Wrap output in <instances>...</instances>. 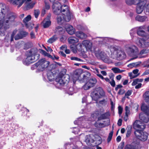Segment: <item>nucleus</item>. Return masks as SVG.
<instances>
[{
  "mask_svg": "<svg viewBox=\"0 0 149 149\" xmlns=\"http://www.w3.org/2000/svg\"><path fill=\"white\" fill-rule=\"evenodd\" d=\"M15 18L13 13L8 11L5 4H0V31L2 33L9 28L10 24Z\"/></svg>",
  "mask_w": 149,
  "mask_h": 149,
  "instance_id": "obj_1",
  "label": "nucleus"
},
{
  "mask_svg": "<svg viewBox=\"0 0 149 149\" xmlns=\"http://www.w3.org/2000/svg\"><path fill=\"white\" fill-rule=\"evenodd\" d=\"M133 126L134 128H137L139 129L136 130L134 132V133L136 138L142 141H145L147 139L148 137V134L146 132H143L142 130L146 127V125L139 120H136L134 123Z\"/></svg>",
  "mask_w": 149,
  "mask_h": 149,
  "instance_id": "obj_2",
  "label": "nucleus"
},
{
  "mask_svg": "<svg viewBox=\"0 0 149 149\" xmlns=\"http://www.w3.org/2000/svg\"><path fill=\"white\" fill-rule=\"evenodd\" d=\"M63 10L61 13L64 15H60V14L57 15V22L59 24H63L64 21L68 22L69 21L71 18V15L68 8L67 5H63Z\"/></svg>",
  "mask_w": 149,
  "mask_h": 149,
  "instance_id": "obj_3",
  "label": "nucleus"
},
{
  "mask_svg": "<svg viewBox=\"0 0 149 149\" xmlns=\"http://www.w3.org/2000/svg\"><path fill=\"white\" fill-rule=\"evenodd\" d=\"M111 54V57L114 59L121 60L125 58L126 55L123 50L119 49L117 46H111L109 47Z\"/></svg>",
  "mask_w": 149,
  "mask_h": 149,
  "instance_id": "obj_4",
  "label": "nucleus"
},
{
  "mask_svg": "<svg viewBox=\"0 0 149 149\" xmlns=\"http://www.w3.org/2000/svg\"><path fill=\"white\" fill-rule=\"evenodd\" d=\"M37 52L36 49H32L28 51L26 54V57L23 60V63L26 65H28L34 62L35 59V56Z\"/></svg>",
  "mask_w": 149,
  "mask_h": 149,
  "instance_id": "obj_5",
  "label": "nucleus"
},
{
  "mask_svg": "<svg viewBox=\"0 0 149 149\" xmlns=\"http://www.w3.org/2000/svg\"><path fill=\"white\" fill-rule=\"evenodd\" d=\"M49 63V62L46 61L45 58H42L33 65L31 68L32 70L37 68L39 71H42L48 67Z\"/></svg>",
  "mask_w": 149,
  "mask_h": 149,
  "instance_id": "obj_6",
  "label": "nucleus"
},
{
  "mask_svg": "<svg viewBox=\"0 0 149 149\" xmlns=\"http://www.w3.org/2000/svg\"><path fill=\"white\" fill-rule=\"evenodd\" d=\"M79 71L78 70H76L73 75V79L74 82L77 79H78L81 83L86 81L88 79V77L85 74H81L80 75Z\"/></svg>",
  "mask_w": 149,
  "mask_h": 149,
  "instance_id": "obj_7",
  "label": "nucleus"
},
{
  "mask_svg": "<svg viewBox=\"0 0 149 149\" xmlns=\"http://www.w3.org/2000/svg\"><path fill=\"white\" fill-rule=\"evenodd\" d=\"M128 54L132 57L131 60H133L138 58L139 54L137 48L134 45L132 46L128 47L127 49Z\"/></svg>",
  "mask_w": 149,
  "mask_h": 149,
  "instance_id": "obj_8",
  "label": "nucleus"
},
{
  "mask_svg": "<svg viewBox=\"0 0 149 149\" xmlns=\"http://www.w3.org/2000/svg\"><path fill=\"white\" fill-rule=\"evenodd\" d=\"M52 8L54 14L58 15L61 14V12L63 10L62 6L61 3L57 1L53 3Z\"/></svg>",
  "mask_w": 149,
  "mask_h": 149,
  "instance_id": "obj_9",
  "label": "nucleus"
},
{
  "mask_svg": "<svg viewBox=\"0 0 149 149\" xmlns=\"http://www.w3.org/2000/svg\"><path fill=\"white\" fill-rule=\"evenodd\" d=\"M147 3L146 0H139L136 4L137 5L136 8V12L138 14H141L143 12L144 6Z\"/></svg>",
  "mask_w": 149,
  "mask_h": 149,
  "instance_id": "obj_10",
  "label": "nucleus"
},
{
  "mask_svg": "<svg viewBox=\"0 0 149 149\" xmlns=\"http://www.w3.org/2000/svg\"><path fill=\"white\" fill-rule=\"evenodd\" d=\"M64 75L62 73H60L59 75L57 77L55 81L57 83V85L58 86H62L68 82L67 80L64 79L65 77H63Z\"/></svg>",
  "mask_w": 149,
  "mask_h": 149,
  "instance_id": "obj_11",
  "label": "nucleus"
},
{
  "mask_svg": "<svg viewBox=\"0 0 149 149\" xmlns=\"http://www.w3.org/2000/svg\"><path fill=\"white\" fill-rule=\"evenodd\" d=\"M138 144L137 139L134 137L133 139L131 144L126 145L125 147V149H139L138 146Z\"/></svg>",
  "mask_w": 149,
  "mask_h": 149,
  "instance_id": "obj_12",
  "label": "nucleus"
},
{
  "mask_svg": "<svg viewBox=\"0 0 149 149\" xmlns=\"http://www.w3.org/2000/svg\"><path fill=\"white\" fill-rule=\"evenodd\" d=\"M96 82V80L95 78L90 79L83 86V88L85 90H87L93 86Z\"/></svg>",
  "mask_w": 149,
  "mask_h": 149,
  "instance_id": "obj_13",
  "label": "nucleus"
},
{
  "mask_svg": "<svg viewBox=\"0 0 149 149\" xmlns=\"http://www.w3.org/2000/svg\"><path fill=\"white\" fill-rule=\"evenodd\" d=\"M136 43L141 47L144 48L149 46V42L142 39H138Z\"/></svg>",
  "mask_w": 149,
  "mask_h": 149,
  "instance_id": "obj_14",
  "label": "nucleus"
},
{
  "mask_svg": "<svg viewBox=\"0 0 149 149\" xmlns=\"http://www.w3.org/2000/svg\"><path fill=\"white\" fill-rule=\"evenodd\" d=\"M65 31V28L60 26H56L54 30V33L58 35L63 34Z\"/></svg>",
  "mask_w": 149,
  "mask_h": 149,
  "instance_id": "obj_15",
  "label": "nucleus"
},
{
  "mask_svg": "<svg viewBox=\"0 0 149 149\" xmlns=\"http://www.w3.org/2000/svg\"><path fill=\"white\" fill-rule=\"evenodd\" d=\"M11 3L18 6V8L20 7L26 1V0H8Z\"/></svg>",
  "mask_w": 149,
  "mask_h": 149,
  "instance_id": "obj_16",
  "label": "nucleus"
},
{
  "mask_svg": "<svg viewBox=\"0 0 149 149\" xmlns=\"http://www.w3.org/2000/svg\"><path fill=\"white\" fill-rule=\"evenodd\" d=\"M31 19V16L30 15H28L24 18L23 20V22L25 25V26L26 27V28L28 29L29 30H31L33 29V27L32 26H31L30 27L28 26L29 23L28 22Z\"/></svg>",
  "mask_w": 149,
  "mask_h": 149,
  "instance_id": "obj_17",
  "label": "nucleus"
},
{
  "mask_svg": "<svg viewBox=\"0 0 149 149\" xmlns=\"http://www.w3.org/2000/svg\"><path fill=\"white\" fill-rule=\"evenodd\" d=\"M95 55L96 57L99 59H103L107 55L103 51L99 50L96 51Z\"/></svg>",
  "mask_w": 149,
  "mask_h": 149,
  "instance_id": "obj_18",
  "label": "nucleus"
},
{
  "mask_svg": "<svg viewBox=\"0 0 149 149\" xmlns=\"http://www.w3.org/2000/svg\"><path fill=\"white\" fill-rule=\"evenodd\" d=\"M84 140L87 145L88 146L91 145V143H93L94 141V139L92 138L90 135L86 136Z\"/></svg>",
  "mask_w": 149,
  "mask_h": 149,
  "instance_id": "obj_19",
  "label": "nucleus"
},
{
  "mask_svg": "<svg viewBox=\"0 0 149 149\" xmlns=\"http://www.w3.org/2000/svg\"><path fill=\"white\" fill-rule=\"evenodd\" d=\"M91 96L93 99L95 101L100 98L98 91H97V88L91 93Z\"/></svg>",
  "mask_w": 149,
  "mask_h": 149,
  "instance_id": "obj_20",
  "label": "nucleus"
},
{
  "mask_svg": "<svg viewBox=\"0 0 149 149\" xmlns=\"http://www.w3.org/2000/svg\"><path fill=\"white\" fill-rule=\"evenodd\" d=\"M65 31H66L70 35H73L75 32V29L71 25H68L65 28Z\"/></svg>",
  "mask_w": 149,
  "mask_h": 149,
  "instance_id": "obj_21",
  "label": "nucleus"
},
{
  "mask_svg": "<svg viewBox=\"0 0 149 149\" xmlns=\"http://www.w3.org/2000/svg\"><path fill=\"white\" fill-rule=\"evenodd\" d=\"M139 118L144 123H147L149 121V118L148 117H146L145 114L143 113L139 114Z\"/></svg>",
  "mask_w": 149,
  "mask_h": 149,
  "instance_id": "obj_22",
  "label": "nucleus"
},
{
  "mask_svg": "<svg viewBox=\"0 0 149 149\" xmlns=\"http://www.w3.org/2000/svg\"><path fill=\"white\" fill-rule=\"evenodd\" d=\"M147 17L145 16L137 15L135 17V20L140 22H143L146 20Z\"/></svg>",
  "mask_w": 149,
  "mask_h": 149,
  "instance_id": "obj_23",
  "label": "nucleus"
},
{
  "mask_svg": "<svg viewBox=\"0 0 149 149\" xmlns=\"http://www.w3.org/2000/svg\"><path fill=\"white\" fill-rule=\"evenodd\" d=\"M141 110L146 115L149 116V107L145 104H143L141 107Z\"/></svg>",
  "mask_w": 149,
  "mask_h": 149,
  "instance_id": "obj_24",
  "label": "nucleus"
},
{
  "mask_svg": "<svg viewBox=\"0 0 149 149\" xmlns=\"http://www.w3.org/2000/svg\"><path fill=\"white\" fill-rule=\"evenodd\" d=\"M76 36L81 39L85 38L86 37V35L84 33L81 31H78L76 33Z\"/></svg>",
  "mask_w": 149,
  "mask_h": 149,
  "instance_id": "obj_25",
  "label": "nucleus"
},
{
  "mask_svg": "<svg viewBox=\"0 0 149 149\" xmlns=\"http://www.w3.org/2000/svg\"><path fill=\"white\" fill-rule=\"evenodd\" d=\"M79 46L81 48L82 46L81 43H78L77 46L75 45H72L70 46V48L72 52L74 53H76L77 52V47Z\"/></svg>",
  "mask_w": 149,
  "mask_h": 149,
  "instance_id": "obj_26",
  "label": "nucleus"
},
{
  "mask_svg": "<svg viewBox=\"0 0 149 149\" xmlns=\"http://www.w3.org/2000/svg\"><path fill=\"white\" fill-rule=\"evenodd\" d=\"M43 26L44 28L49 27L51 24V22L49 19H44L43 21Z\"/></svg>",
  "mask_w": 149,
  "mask_h": 149,
  "instance_id": "obj_27",
  "label": "nucleus"
},
{
  "mask_svg": "<svg viewBox=\"0 0 149 149\" xmlns=\"http://www.w3.org/2000/svg\"><path fill=\"white\" fill-rule=\"evenodd\" d=\"M54 74L51 71L48 72L47 74V77L50 81H53L54 78Z\"/></svg>",
  "mask_w": 149,
  "mask_h": 149,
  "instance_id": "obj_28",
  "label": "nucleus"
},
{
  "mask_svg": "<svg viewBox=\"0 0 149 149\" xmlns=\"http://www.w3.org/2000/svg\"><path fill=\"white\" fill-rule=\"evenodd\" d=\"M143 28V27L141 26L139 28V29L137 31V34L140 36H145L146 33L145 31L142 29Z\"/></svg>",
  "mask_w": 149,
  "mask_h": 149,
  "instance_id": "obj_29",
  "label": "nucleus"
},
{
  "mask_svg": "<svg viewBox=\"0 0 149 149\" xmlns=\"http://www.w3.org/2000/svg\"><path fill=\"white\" fill-rule=\"evenodd\" d=\"M68 41L69 44H74L78 42L79 40L75 37H71L68 38Z\"/></svg>",
  "mask_w": 149,
  "mask_h": 149,
  "instance_id": "obj_30",
  "label": "nucleus"
},
{
  "mask_svg": "<svg viewBox=\"0 0 149 149\" xmlns=\"http://www.w3.org/2000/svg\"><path fill=\"white\" fill-rule=\"evenodd\" d=\"M109 115V112H106L104 113L101 114L100 116L98 117V120H100L105 119L107 118Z\"/></svg>",
  "mask_w": 149,
  "mask_h": 149,
  "instance_id": "obj_31",
  "label": "nucleus"
},
{
  "mask_svg": "<svg viewBox=\"0 0 149 149\" xmlns=\"http://www.w3.org/2000/svg\"><path fill=\"white\" fill-rule=\"evenodd\" d=\"M97 91H98L100 96L104 97H106L105 93L102 88L99 87L97 88Z\"/></svg>",
  "mask_w": 149,
  "mask_h": 149,
  "instance_id": "obj_32",
  "label": "nucleus"
},
{
  "mask_svg": "<svg viewBox=\"0 0 149 149\" xmlns=\"http://www.w3.org/2000/svg\"><path fill=\"white\" fill-rule=\"evenodd\" d=\"M81 44L86 48H90L91 46V43L90 41L88 40H85L83 41Z\"/></svg>",
  "mask_w": 149,
  "mask_h": 149,
  "instance_id": "obj_33",
  "label": "nucleus"
},
{
  "mask_svg": "<svg viewBox=\"0 0 149 149\" xmlns=\"http://www.w3.org/2000/svg\"><path fill=\"white\" fill-rule=\"evenodd\" d=\"M139 0H125L126 3L128 5L135 4L137 3Z\"/></svg>",
  "mask_w": 149,
  "mask_h": 149,
  "instance_id": "obj_34",
  "label": "nucleus"
},
{
  "mask_svg": "<svg viewBox=\"0 0 149 149\" xmlns=\"http://www.w3.org/2000/svg\"><path fill=\"white\" fill-rule=\"evenodd\" d=\"M143 81V79H139L137 78L133 80V81L132 83V85L133 86H135L137 84H138L139 83L142 82Z\"/></svg>",
  "mask_w": 149,
  "mask_h": 149,
  "instance_id": "obj_35",
  "label": "nucleus"
},
{
  "mask_svg": "<svg viewBox=\"0 0 149 149\" xmlns=\"http://www.w3.org/2000/svg\"><path fill=\"white\" fill-rule=\"evenodd\" d=\"M143 96L145 101L149 105V91L145 92Z\"/></svg>",
  "mask_w": 149,
  "mask_h": 149,
  "instance_id": "obj_36",
  "label": "nucleus"
},
{
  "mask_svg": "<svg viewBox=\"0 0 149 149\" xmlns=\"http://www.w3.org/2000/svg\"><path fill=\"white\" fill-rule=\"evenodd\" d=\"M127 131L126 134V136L127 137H129L131 134V132L132 130V126L129 125L127 126Z\"/></svg>",
  "mask_w": 149,
  "mask_h": 149,
  "instance_id": "obj_37",
  "label": "nucleus"
},
{
  "mask_svg": "<svg viewBox=\"0 0 149 149\" xmlns=\"http://www.w3.org/2000/svg\"><path fill=\"white\" fill-rule=\"evenodd\" d=\"M111 70L115 73H121L125 71V70H120L117 68H112Z\"/></svg>",
  "mask_w": 149,
  "mask_h": 149,
  "instance_id": "obj_38",
  "label": "nucleus"
},
{
  "mask_svg": "<svg viewBox=\"0 0 149 149\" xmlns=\"http://www.w3.org/2000/svg\"><path fill=\"white\" fill-rule=\"evenodd\" d=\"M102 60L104 62L107 63H109L112 62V60L107 55L106 57H105Z\"/></svg>",
  "mask_w": 149,
  "mask_h": 149,
  "instance_id": "obj_39",
  "label": "nucleus"
},
{
  "mask_svg": "<svg viewBox=\"0 0 149 149\" xmlns=\"http://www.w3.org/2000/svg\"><path fill=\"white\" fill-rule=\"evenodd\" d=\"M57 39V38L55 36H54L50 38H49L47 42L48 43H52L55 41Z\"/></svg>",
  "mask_w": 149,
  "mask_h": 149,
  "instance_id": "obj_40",
  "label": "nucleus"
},
{
  "mask_svg": "<svg viewBox=\"0 0 149 149\" xmlns=\"http://www.w3.org/2000/svg\"><path fill=\"white\" fill-rule=\"evenodd\" d=\"M139 65L140 64L138 63H134L129 64L127 66L130 68H132L133 67H138Z\"/></svg>",
  "mask_w": 149,
  "mask_h": 149,
  "instance_id": "obj_41",
  "label": "nucleus"
},
{
  "mask_svg": "<svg viewBox=\"0 0 149 149\" xmlns=\"http://www.w3.org/2000/svg\"><path fill=\"white\" fill-rule=\"evenodd\" d=\"M101 38V40H99V42H102L103 43H106L109 41V40H110L109 38Z\"/></svg>",
  "mask_w": 149,
  "mask_h": 149,
  "instance_id": "obj_42",
  "label": "nucleus"
},
{
  "mask_svg": "<svg viewBox=\"0 0 149 149\" xmlns=\"http://www.w3.org/2000/svg\"><path fill=\"white\" fill-rule=\"evenodd\" d=\"M22 32H20L19 33L17 34L15 37V40H18L19 39L22 38L23 36L22 35Z\"/></svg>",
  "mask_w": 149,
  "mask_h": 149,
  "instance_id": "obj_43",
  "label": "nucleus"
},
{
  "mask_svg": "<svg viewBox=\"0 0 149 149\" xmlns=\"http://www.w3.org/2000/svg\"><path fill=\"white\" fill-rule=\"evenodd\" d=\"M74 90L73 87H70L68 91V93L70 95H72L74 93Z\"/></svg>",
  "mask_w": 149,
  "mask_h": 149,
  "instance_id": "obj_44",
  "label": "nucleus"
},
{
  "mask_svg": "<svg viewBox=\"0 0 149 149\" xmlns=\"http://www.w3.org/2000/svg\"><path fill=\"white\" fill-rule=\"evenodd\" d=\"M40 13V11L38 10H36L34 11V15L36 18H37Z\"/></svg>",
  "mask_w": 149,
  "mask_h": 149,
  "instance_id": "obj_45",
  "label": "nucleus"
},
{
  "mask_svg": "<svg viewBox=\"0 0 149 149\" xmlns=\"http://www.w3.org/2000/svg\"><path fill=\"white\" fill-rule=\"evenodd\" d=\"M128 75L131 79L136 77L138 76V75H135L132 72L129 73Z\"/></svg>",
  "mask_w": 149,
  "mask_h": 149,
  "instance_id": "obj_46",
  "label": "nucleus"
},
{
  "mask_svg": "<svg viewBox=\"0 0 149 149\" xmlns=\"http://www.w3.org/2000/svg\"><path fill=\"white\" fill-rule=\"evenodd\" d=\"M113 132H111L109 133L108 137L107 139V141L108 142H110L113 136Z\"/></svg>",
  "mask_w": 149,
  "mask_h": 149,
  "instance_id": "obj_47",
  "label": "nucleus"
},
{
  "mask_svg": "<svg viewBox=\"0 0 149 149\" xmlns=\"http://www.w3.org/2000/svg\"><path fill=\"white\" fill-rule=\"evenodd\" d=\"M113 132H111L109 133L108 137L107 139V141L108 142H110L113 136Z\"/></svg>",
  "mask_w": 149,
  "mask_h": 149,
  "instance_id": "obj_48",
  "label": "nucleus"
},
{
  "mask_svg": "<svg viewBox=\"0 0 149 149\" xmlns=\"http://www.w3.org/2000/svg\"><path fill=\"white\" fill-rule=\"evenodd\" d=\"M132 91L131 90H128L125 94V97L127 98H129L128 96H130L132 94Z\"/></svg>",
  "mask_w": 149,
  "mask_h": 149,
  "instance_id": "obj_49",
  "label": "nucleus"
},
{
  "mask_svg": "<svg viewBox=\"0 0 149 149\" xmlns=\"http://www.w3.org/2000/svg\"><path fill=\"white\" fill-rule=\"evenodd\" d=\"M99 103L100 104L104 106L107 104V101L105 99H103V100L100 101Z\"/></svg>",
  "mask_w": 149,
  "mask_h": 149,
  "instance_id": "obj_50",
  "label": "nucleus"
},
{
  "mask_svg": "<svg viewBox=\"0 0 149 149\" xmlns=\"http://www.w3.org/2000/svg\"><path fill=\"white\" fill-rule=\"evenodd\" d=\"M70 59L72 60H74L77 61H82L81 59L76 57H71Z\"/></svg>",
  "mask_w": 149,
  "mask_h": 149,
  "instance_id": "obj_51",
  "label": "nucleus"
},
{
  "mask_svg": "<svg viewBox=\"0 0 149 149\" xmlns=\"http://www.w3.org/2000/svg\"><path fill=\"white\" fill-rule=\"evenodd\" d=\"M35 4V3H33L31 4L28 5L26 7V10H29L30 9L32 8Z\"/></svg>",
  "mask_w": 149,
  "mask_h": 149,
  "instance_id": "obj_52",
  "label": "nucleus"
},
{
  "mask_svg": "<svg viewBox=\"0 0 149 149\" xmlns=\"http://www.w3.org/2000/svg\"><path fill=\"white\" fill-rule=\"evenodd\" d=\"M124 146V142L121 143L119 145L118 149H123Z\"/></svg>",
  "mask_w": 149,
  "mask_h": 149,
  "instance_id": "obj_53",
  "label": "nucleus"
},
{
  "mask_svg": "<svg viewBox=\"0 0 149 149\" xmlns=\"http://www.w3.org/2000/svg\"><path fill=\"white\" fill-rule=\"evenodd\" d=\"M139 70L138 69H136L135 70H134L132 72L134 74L136 75H138V76H139L140 74L139 73Z\"/></svg>",
  "mask_w": 149,
  "mask_h": 149,
  "instance_id": "obj_54",
  "label": "nucleus"
},
{
  "mask_svg": "<svg viewBox=\"0 0 149 149\" xmlns=\"http://www.w3.org/2000/svg\"><path fill=\"white\" fill-rule=\"evenodd\" d=\"M148 52V50L146 49H143L142 50L140 53L141 55L147 53Z\"/></svg>",
  "mask_w": 149,
  "mask_h": 149,
  "instance_id": "obj_55",
  "label": "nucleus"
},
{
  "mask_svg": "<svg viewBox=\"0 0 149 149\" xmlns=\"http://www.w3.org/2000/svg\"><path fill=\"white\" fill-rule=\"evenodd\" d=\"M125 114H129L130 112L129 107L128 106H126L125 107Z\"/></svg>",
  "mask_w": 149,
  "mask_h": 149,
  "instance_id": "obj_56",
  "label": "nucleus"
},
{
  "mask_svg": "<svg viewBox=\"0 0 149 149\" xmlns=\"http://www.w3.org/2000/svg\"><path fill=\"white\" fill-rule=\"evenodd\" d=\"M144 9L146 8V11L149 13V3L145 4L144 6Z\"/></svg>",
  "mask_w": 149,
  "mask_h": 149,
  "instance_id": "obj_57",
  "label": "nucleus"
},
{
  "mask_svg": "<svg viewBox=\"0 0 149 149\" xmlns=\"http://www.w3.org/2000/svg\"><path fill=\"white\" fill-rule=\"evenodd\" d=\"M83 117H81V118H79L78 119L75 120L74 122V123L75 124H77L78 123H79L80 122L81 120L83 119Z\"/></svg>",
  "mask_w": 149,
  "mask_h": 149,
  "instance_id": "obj_58",
  "label": "nucleus"
},
{
  "mask_svg": "<svg viewBox=\"0 0 149 149\" xmlns=\"http://www.w3.org/2000/svg\"><path fill=\"white\" fill-rule=\"evenodd\" d=\"M16 31H13V33L11 35V41H13V40L15 34L16 33Z\"/></svg>",
  "mask_w": 149,
  "mask_h": 149,
  "instance_id": "obj_59",
  "label": "nucleus"
},
{
  "mask_svg": "<svg viewBox=\"0 0 149 149\" xmlns=\"http://www.w3.org/2000/svg\"><path fill=\"white\" fill-rule=\"evenodd\" d=\"M45 9L47 10H49L50 8V6L49 4L48 3H47L46 2H45Z\"/></svg>",
  "mask_w": 149,
  "mask_h": 149,
  "instance_id": "obj_60",
  "label": "nucleus"
},
{
  "mask_svg": "<svg viewBox=\"0 0 149 149\" xmlns=\"http://www.w3.org/2000/svg\"><path fill=\"white\" fill-rule=\"evenodd\" d=\"M118 113L120 115L122 112L123 111V108L120 106H119L118 107Z\"/></svg>",
  "mask_w": 149,
  "mask_h": 149,
  "instance_id": "obj_61",
  "label": "nucleus"
},
{
  "mask_svg": "<svg viewBox=\"0 0 149 149\" xmlns=\"http://www.w3.org/2000/svg\"><path fill=\"white\" fill-rule=\"evenodd\" d=\"M109 83L111 85L113 86V87H114L115 85V83L113 79L112 81H110L109 82Z\"/></svg>",
  "mask_w": 149,
  "mask_h": 149,
  "instance_id": "obj_62",
  "label": "nucleus"
},
{
  "mask_svg": "<svg viewBox=\"0 0 149 149\" xmlns=\"http://www.w3.org/2000/svg\"><path fill=\"white\" fill-rule=\"evenodd\" d=\"M125 93V91L123 89H120L118 92V94L123 95Z\"/></svg>",
  "mask_w": 149,
  "mask_h": 149,
  "instance_id": "obj_63",
  "label": "nucleus"
},
{
  "mask_svg": "<svg viewBox=\"0 0 149 149\" xmlns=\"http://www.w3.org/2000/svg\"><path fill=\"white\" fill-rule=\"evenodd\" d=\"M122 123V120L121 119H119L118 121L117 124L119 126H121Z\"/></svg>",
  "mask_w": 149,
  "mask_h": 149,
  "instance_id": "obj_64",
  "label": "nucleus"
}]
</instances>
